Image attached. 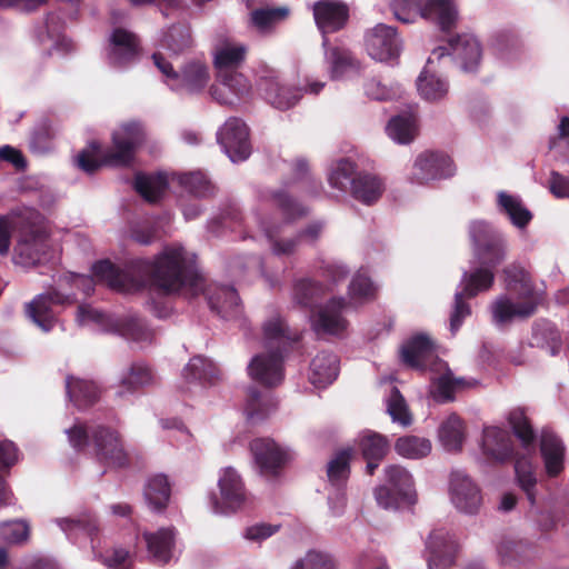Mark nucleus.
<instances>
[{
	"label": "nucleus",
	"mask_w": 569,
	"mask_h": 569,
	"mask_svg": "<svg viewBox=\"0 0 569 569\" xmlns=\"http://www.w3.org/2000/svg\"><path fill=\"white\" fill-rule=\"evenodd\" d=\"M423 3L422 0H390V8L398 21L413 23L417 21Z\"/></svg>",
	"instance_id": "obj_63"
},
{
	"label": "nucleus",
	"mask_w": 569,
	"mask_h": 569,
	"mask_svg": "<svg viewBox=\"0 0 569 569\" xmlns=\"http://www.w3.org/2000/svg\"><path fill=\"white\" fill-rule=\"evenodd\" d=\"M365 46L373 60L393 63L401 53L402 40L396 28L378 23L366 32Z\"/></svg>",
	"instance_id": "obj_12"
},
{
	"label": "nucleus",
	"mask_w": 569,
	"mask_h": 569,
	"mask_svg": "<svg viewBox=\"0 0 569 569\" xmlns=\"http://www.w3.org/2000/svg\"><path fill=\"white\" fill-rule=\"evenodd\" d=\"M530 552L531 547L525 540L503 538L497 546V553L502 563L525 561Z\"/></svg>",
	"instance_id": "obj_49"
},
{
	"label": "nucleus",
	"mask_w": 569,
	"mask_h": 569,
	"mask_svg": "<svg viewBox=\"0 0 569 569\" xmlns=\"http://www.w3.org/2000/svg\"><path fill=\"white\" fill-rule=\"evenodd\" d=\"M540 450L545 461L546 471L555 477L563 469L565 447L561 440L551 431H542Z\"/></svg>",
	"instance_id": "obj_33"
},
{
	"label": "nucleus",
	"mask_w": 569,
	"mask_h": 569,
	"mask_svg": "<svg viewBox=\"0 0 569 569\" xmlns=\"http://www.w3.org/2000/svg\"><path fill=\"white\" fill-rule=\"evenodd\" d=\"M66 389L69 399L79 409L92 406L100 397V390L96 382L73 376L66 378Z\"/></svg>",
	"instance_id": "obj_32"
},
{
	"label": "nucleus",
	"mask_w": 569,
	"mask_h": 569,
	"mask_svg": "<svg viewBox=\"0 0 569 569\" xmlns=\"http://www.w3.org/2000/svg\"><path fill=\"white\" fill-rule=\"evenodd\" d=\"M346 4L335 0H321L313 6V17L323 39L328 33L342 29L348 20Z\"/></svg>",
	"instance_id": "obj_22"
},
{
	"label": "nucleus",
	"mask_w": 569,
	"mask_h": 569,
	"mask_svg": "<svg viewBox=\"0 0 569 569\" xmlns=\"http://www.w3.org/2000/svg\"><path fill=\"white\" fill-rule=\"evenodd\" d=\"M347 308L348 303L342 297H333L326 303L319 305L310 316L312 329L318 335H343L349 325L343 316Z\"/></svg>",
	"instance_id": "obj_13"
},
{
	"label": "nucleus",
	"mask_w": 569,
	"mask_h": 569,
	"mask_svg": "<svg viewBox=\"0 0 569 569\" xmlns=\"http://www.w3.org/2000/svg\"><path fill=\"white\" fill-rule=\"evenodd\" d=\"M458 543L446 529L432 530L426 541L425 558L428 569H450L455 565Z\"/></svg>",
	"instance_id": "obj_16"
},
{
	"label": "nucleus",
	"mask_w": 569,
	"mask_h": 569,
	"mask_svg": "<svg viewBox=\"0 0 569 569\" xmlns=\"http://www.w3.org/2000/svg\"><path fill=\"white\" fill-rule=\"evenodd\" d=\"M191 46L190 31L184 26L171 27L162 37L160 41V50L166 60L167 56H178Z\"/></svg>",
	"instance_id": "obj_42"
},
{
	"label": "nucleus",
	"mask_w": 569,
	"mask_h": 569,
	"mask_svg": "<svg viewBox=\"0 0 569 569\" xmlns=\"http://www.w3.org/2000/svg\"><path fill=\"white\" fill-rule=\"evenodd\" d=\"M515 471L520 487L527 493L530 503L533 505V489L536 486V476L531 460L528 457L518 458L515 463Z\"/></svg>",
	"instance_id": "obj_60"
},
{
	"label": "nucleus",
	"mask_w": 569,
	"mask_h": 569,
	"mask_svg": "<svg viewBox=\"0 0 569 569\" xmlns=\"http://www.w3.org/2000/svg\"><path fill=\"white\" fill-rule=\"evenodd\" d=\"M218 367L208 358L197 356L190 359L182 370L187 383H213L219 379Z\"/></svg>",
	"instance_id": "obj_37"
},
{
	"label": "nucleus",
	"mask_w": 569,
	"mask_h": 569,
	"mask_svg": "<svg viewBox=\"0 0 569 569\" xmlns=\"http://www.w3.org/2000/svg\"><path fill=\"white\" fill-rule=\"evenodd\" d=\"M30 536V527L23 520H11L0 523V538L10 545L24 542Z\"/></svg>",
	"instance_id": "obj_62"
},
{
	"label": "nucleus",
	"mask_w": 569,
	"mask_h": 569,
	"mask_svg": "<svg viewBox=\"0 0 569 569\" xmlns=\"http://www.w3.org/2000/svg\"><path fill=\"white\" fill-rule=\"evenodd\" d=\"M449 496L456 509L467 515L477 513L482 502L478 486L460 470L450 475Z\"/></svg>",
	"instance_id": "obj_18"
},
{
	"label": "nucleus",
	"mask_w": 569,
	"mask_h": 569,
	"mask_svg": "<svg viewBox=\"0 0 569 569\" xmlns=\"http://www.w3.org/2000/svg\"><path fill=\"white\" fill-rule=\"evenodd\" d=\"M77 321L81 326H93L99 330L112 332L117 318L104 315L90 305H80L78 307Z\"/></svg>",
	"instance_id": "obj_52"
},
{
	"label": "nucleus",
	"mask_w": 569,
	"mask_h": 569,
	"mask_svg": "<svg viewBox=\"0 0 569 569\" xmlns=\"http://www.w3.org/2000/svg\"><path fill=\"white\" fill-rule=\"evenodd\" d=\"M432 449L431 441L418 436H403L395 443L396 452L407 459H421L427 457Z\"/></svg>",
	"instance_id": "obj_45"
},
{
	"label": "nucleus",
	"mask_w": 569,
	"mask_h": 569,
	"mask_svg": "<svg viewBox=\"0 0 569 569\" xmlns=\"http://www.w3.org/2000/svg\"><path fill=\"white\" fill-rule=\"evenodd\" d=\"M144 138V130L139 122L123 123L112 133L111 149L101 152L99 143L91 142L90 150H82L78 154L77 163L88 173L102 166L127 167L133 161L134 152Z\"/></svg>",
	"instance_id": "obj_4"
},
{
	"label": "nucleus",
	"mask_w": 569,
	"mask_h": 569,
	"mask_svg": "<svg viewBox=\"0 0 569 569\" xmlns=\"http://www.w3.org/2000/svg\"><path fill=\"white\" fill-rule=\"evenodd\" d=\"M38 267L49 263L56 266L60 261L61 248L59 232L48 221L38 220Z\"/></svg>",
	"instance_id": "obj_25"
},
{
	"label": "nucleus",
	"mask_w": 569,
	"mask_h": 569,
	"mask_svg": "<svg viewBox=\"0 0 569 569\" xmlns=\"http://www.w3.org/2000/svg\"><path fill=\"white\" fill-rule=\"evenodd\" d=\"M247 48L243 44L226 43L214 52V67L217 72L236 70L243 61Z\"/></svg>",
	"instance_id": "obj_47"
},
{
	"label": "nucleus",
	"mask_w": 569,
	"mask_h": 569,
	"mask_svg": "<svg viewBox=\"0 0 569 569\" xmlns=\"http://www.w3.org/2000/svg\"><path fill=\"white\" fill-rule=\"evenodd\" d=\"M352 197L365 203L372 204L383 193L385 186L380 178L370 173H358L350 188Z\"/></svg>",
	"instance_id": "obj_36"
},
{
	"label": "nucleus",
	"mask_w": 569,
	"mask_h": 569,
	"mask_svg": "<svg viewBox=\"0 0 569 569\" xmlns=\"http://www.w3.org/2000/svg\"><path fill=\"white\" fill-rule=\"evenodd\" d=\"M177 179L181 187L196 197H207L213 193L214 187L200 171L182 173Z\"/></svg>",
	"instance_id": "obj_57"
},
{
	"label": "nucleus",
	"mask_w": 569,
	"mask_h": 569,
	"mask_svg": "<svg viewBox=\"0 0 569 569\" xmlns=\"http://www.w3.org/2000/svg\"><path fill=\"white\" fill-rule=\"evenodd\" d=\"M16 233L13 262L23 268L36 266V210L21 208L0 217V256L8 253Z\"/></svg>",
	"instance_id": "obj_7"
},
{
	"label": "nucleus",
	"mask_w": 569,
	"mask_h": 569,
	"mask_svg": "<svg viewBox=\"0 0 569 569\" xmlns=\"http://www.w3.org/2000/svg\"><path fill=\"white\" fill-rule=\"evenodd\" d=\"M386 481L390 487L380 486L375 491L377 503L385 509L398 508L399 501H411L413 496V480L410 472L398 465H390L385 469Z\"/></svg>",
	"instance_id": "obj_11"
},
{
	"label": "nucleus",
	"mask_w": 569,
	"mask_h": 569,
	"mask_svg": "<svg viewBox=\"0 0 569 569\" xmlns=\"http://www.w3.org/2000/svg\"><path fill=\"white\" fill-rule=\"evenodd\" d=\"M325 284L311 279H300L293 288V299L306 308H318V302L326 296Z\"/></svg>",
	"instance_id": "obj_43"
},
{
	"label": "nucleus",
	"mask_w": 569,
	"mask_h": 569,
	"mask_svg": "<svg viewBox=\"0 0 569 569\" xmlns=\"http://www.w3.org/2000/svg\"><path fill=\"white\" fill-rule=\"evenodd\" d=\"M292 569H336V563L327 552L311 549L298 559L291 567Z\"/></svg>",
	"instance_id": "obj_61"
},
{
	"label": "nucleus",
	"mask_w": 569,
	"mask_h": 569,
	"mask_svg": "<svg viewBox=\"0 0 569 569\" xmlns=\"http://www.w3.org/2000/svg\"><path fill=\"white\" fill-rule=\"evenodd\" d=\"M482 451L495 461H505L511 457V437L499 427H486L482 436Z\"/></svg>",
	"instance_id": "obj_27"
},
{
	"label": "nucleus",
	"mask_w": 569,
	"mask_h": 569,
	"mask_svg": "<svg viewBox=\"0 0 569 569\" xmlns=\"http://www.w3.org/2000/svg\"><path fill=\"white\" fill-rule=\"evenodd\" d=\"M92 272L99 281L120 292L137 291L147 284L166 293L183 291L192 297L203 291L211 310L222 318H233L239 313L237 291L217 283L204 288L203 278L194 269V254L180 244L166 247L153 261H132L123 271L102 260L93 264Z\"/></svg>",
	"instance_id": "obj_1"
},
{
	"label": "nucleus",
	"mask_w": 569,
	"mask_h": 569,
	"mask_svg": "<svg viewBox=\"0 0 569 569\" xmlns=\"http://www.w3.org/2000/svg\"><path fill=\"white\" fill-rule=\"evenodd\" d=\"M470 239L473 244L475 256L483 267L473 272H463L461 284L463 289L455 295L453 311L450 317V331L455 335L462 325L465 318L470 316V306L465 302V297L471 298L481 291L488 290L495 280L493 268L503 261L507 252V243L501 233L489 223L475 220L469 227Z\"/></svg>",
	"instance_id": "obj_2"
},
{
	"label": "nucleus",
	"mask_w": 569,
	"mask_h": 569,
	"mask_svg": "<svg viewBox=\"0 0 569 569\" xmlns=\"http://www.w3.org/2000/svg\"><path fill=\"white\" fill-rule=\"evenodd\" d=\"M261 89L266 100L280 110L291 108L302 96V89L283 86L272 79L262 81Z\"/></svg>",
	"instance_id": "obj_34"
},
{
	"label": "nucleus",
	"mask_w": 569,
	"mask_h": 569,
	"mask_svg": "<svg viewBox=\"0 0 569 569\" xmlns=\"http://www.w3.org/2000/svg\"><path fill=\"white\" fill-rule=\"evenodd\" d=\"M359 447L366 460H381L388 451L389 443L380 433L367 430L359 436Z\"/></svg>",
	"instance_id": "obj_50"
},
{
	"label": "nucleus",
	"mask_w": 569,
	"mask_h": 569,
	"mask_svg": "<svg viewBox=\"0 0 569 569\" xmlns=\"http://www.w3.org/2000/svg\"><path fill=\"white\" fill-rule=\"evenodd\" d=\"M153 62L163 74L166 83L172 91L179 93L197 94L208 84L210 76L208 68L199 62L187 63L181 72L173 69L172 63L163 58L161 52L152 54Z\"/></svg>",
	"instance_id": "obj_9"
},
{
	"label": "nucleus",
	"mask_w": 569,
	"mask_h": 569,
	"mask_svg": "<svg viewBox=\"0 0 569 569\" xmlns=\"http://www.w3.org/2000/svg\"><path fill=\"white\" fill-rule=\"evenodd\" d=\"M351 457V450H343L339 452L328 463V479L331 486L340 488L348 479L349 476V460Z\"/></svg>",
	"instance_id": "obj_59"
},
{
	"label": "nucleus",
	"mask_w": 569,
	"mask_h": 569,
	"mask_svg": "<svg viewBox=\"0 0 569 569\" xmlns=\"http://www.w3.org/2000/svg\"><path fill=\"white\" fill-rule=\"evenodd\" d=\"M63 302V297L58 292H47L38 295V327L43 331H49L56 323L52 306Z\"/></svg>",
	"instance_id": "obj_53"
},
{
	"label": "nucleus",
	"mask_w": 569,
	"mask_h": 569,
	"mask_svg": "<svg viewBox=\"0 0 569 569\" xmlns=\"http://www.w3.org/2000/svg\"><path fill=\"white\" fill-rule=\"evenodd\" d=\"M503 273L507 289L516 292L518 299L515 301L509 296L501 295L491 303L492 320L498 326L531 317L541 302L540 295L535 291L532 280L523 268L509 266Z\"/></svg>",
	"instance_id": "obj_5"
},
{
	"label": "nucleus",
	"mask_w": 569,
	"mask_h": 569,
	"mask_svg": "<svg viewBox=\"0 0 569 569\" xmlns=\"http://www.w3.org/2000/svg\"><path fill=\"white\" fill-rule=\"evenodd\" d=\"M363 90L368 98L378 101L393 99L400 93L398 84H387L376 77L370 78L365 82Z\"/></svg>",
	"instance_id": "obj_64"
},
{
	"label": "nucleus",
	"mask_w": 569,
	"mask_h": 569,
	"mask_svg": "<svg viewBox=\"0 0 569 569\" xmlns=\"http://www.w3.org/2000/svg\"><path fill=\"white\" fill-rule=\"evenodd\" d=\"M445 56L446 49L436 48L417 79L418 92L427 101H439L448 93V82L437 73L435 68L436 63L441 62Z\"/></svg>",
	"instance_id": "obj_21"
},
{
	"label": "nucleus",
	"mask_w": 569,
	"mask_h": 569,
	"mask_svg": "<svg viewBox=\"0 0 569 569\" xmlns=\"http://www.w3.org/2000/svg\"><path fill=\"white\" fill-rule=\"evenodd\" d=\"M251 84L237 70L217 72V81L210 88L211 97L220 104L233 106L250 93Z\"/></svg>",
	"instance_id": "obj_20"
},
{
	"label": "nucleus",
	"mask_w": 569,
	"mask_h": 569,
	"mask_svg": "<svg viewBox=\"0 0 569 569\" xmlns=\"http://www.w3.org/2000/svg\"><path fill=\"white\" fill-rule=\"evenodd\" d=\"M533 346L547 348L551 356H556L560 349V338L558 331L550 323H538L533 328Z\"/></svg>",
	"instance_id": "obj_58"
},
{
	"label": "nucleus",
	"mask_w": 569,
	"mask_h": 569,
	"mask_svg": "<svg viewBox=\"0 0 569 569\" xmlns=\"http://www.w3.org/2000/svg\"><path fill=\"white\" fill-rule=\"evenodd\" d=\"M263 197L272 200L288 220L303 217L308 212L307 207L293 200L284 189L270 190Z\"/></svg>",
	"instance_id": "obj_54"
},
{
	"label": "nucleus",
	"mask_w": 569,
	"mask_h": 569,
	"mask_svg": "<svg viewBox=\"0 0 569 569\" xmlns=\"http://www.w3.org/2000/svg\"><path fill=\"white\" fill-rule=\"evenodd\" d=\"M338 357L331 352H320L310 365V382L317 388H325L338 377Z\"/></svg>",
	"instance_id": "obj_31"
},
{
	"label": "nucleus",
	"mask_w": 569,
	"mask_h": 569,
	"mask_svg": "<svg viewBox=\"0 0 569 569\" xmlns=\"http://www.w3.org/2000/svg\"><path fill=\"white\" fill-rule=\"evenodd\" d=\"M288 7H261L249 13L248 26L261 36L271 34L289 17Z\"/></svg>",
	"instance_id": "obj_29"
},
{
	"label": "nucleus",
	"mask_w": 569,
	"mask_h": 569,
	"mask_svg": "<svg viewBox=\"0 0 569 569\" xmlns=\"http://www.w3.org/2000/svg\"><path fill=\"white\" fill-rule=\"evenodd\" d=\"M386 132L391 140L399 144L412 142L418 133L416 116L405 113L392 117L386 127Z\"/></svg>",
	"instance_id": "obj_38"
},
{
	"label": "nucleus",
	"mask_w": 569,
	"mask_h": 569,
	"mask_svg": "<svg viewBox=\"0 0 569 569\" xmlns=\"http://www.w3.org/2000/svg\"><path fill=\"white\" fill-rule=\"evenodd\" d=\"M497 200L499 210L509 217L512 224L523 228L530 222L532 214L519 197L499 191Z\"/></svg>",
	"instance_id": "obj_41"
},
{
	"label": "nucleus",
	"mask_w": 569,
	"mask_h": 569,
	"mask_svg": "<svg viewBox=\"0 0 569 569\" xmlns=\"http://www.w3.org/2000/svg\"><path fill=\"white\" fill-rule=\"evenodd\" d=\"M443 62H455L465 72L477 70L482 50L478 39L471 34H460L448 42Z\"/></svg>",
	"instance_id": "obj_19"
},
{
	"label": "nucleus",
	"mask_w": 569,
	"mask_h": 569,
	"mask_svg": "<svg viewBox=\"0 0 569 569\" xmlns=\"http://www.w3.org/2000/svg\"><path fill=\"white\" fill-rule=\"evenodd\" d=\"M438 438L445 450L449 452L460 451L466 440V426L462 419L456 413H451L441 422Z\"/></svg>",
	"instance_id": "obj_35"
},
{
	"label": "nucleus",
	"mask_w": 569,
	"mask_h": 569,
	"mask_svg": "<svg viewBox=\"0 0 569 569\" xmlns=\"http://www.w3.org/2000/svg\"><path fill=\"white\" fill-rule=\"evenodd\" d=\"M418 18L437 23L441 30H450L458 19V10L452 0H426Z\"/></svg>",
	"instance_id": "obj_28"
},
{
	"label": "nucleus",
	"mask_w": 569,
	"mask_h": 569,
	"mask_svg": "<svg viewBox=\"0 0 569 569\" xmlns=\"http://www.w3.org/2000/svg\"><path fill=\"white\" fill-rule=\"evenodd\" d=\"M508 421L523 448L528 452L535 451V433L526 417L525 410L522 408L512 409L509 412Z\"/></svg>",
	"instance_id": "obj_48"
},
{
	"label": "nucleus",
	"mask_w": 569,
	"mask_h": 569,
	"mask_svg": "<svg viewBox=\"0 0 569 569\" xmlns=\"http://www.w3.org/2000/svg\"><path fill=\"white\" fill-rule=\"evenodd\" d=\"M250 450L260 473L264 477L277 476L279 470L292 459V452L288 448L268 438L252 440Z\"/></svg>",
	"instance_id": "obj_15"
},
{
	"label": "nucleus",
	"mask_w": 569,
	"mask_h": 569,
	"mask_svg": "<svg viewBox=\"0 0 569 569\" xmlns=\"http://www.w3.org/2000/svg\"><path fill=\"white\" fill-rule=\"evenodd\" d=\"M138 54V41L133 33L124 29H114L110 37L108 60L114 67L131 63Z\"/></svg>",
	"instance_id": "obj_23"
},
{
	"label": "nucleus",
	"mask_w": 569,
	"mask_h": 569,
	"mask_svg": "<svg viewBox=\"0 0 569 569\" xmlns=\"http://www.w3.org/2000/svg\"><path fill=\"white\" fill-rule=\"evenodd\" d=\"M69 443L77 450L84 449L91 441L94 445L99 460L109 467L122 468L128 465V453L117 431L97 426H88L76 422L71 428L66 429Z\"/></svg>",
	"instance_id": "obj_8"
},
{
	"label": "nucleus",
	"mask_w": 569,
	"mask_h": 569,
	"mask_svg": "<svg viewBox=\"0 0 569 569\" xmlns=\"http://www.w3.org/2000/svg\"><path fill=\"white\" fill-rule=\"evenodd\" d=\"M356 166L348 159H339L328 170V182L331 188L346 192L356 179Z\"/></svg>",
	"instance_id": "obj_44"
},
{
	"label": "nucleus",
	"mask_w": 569,
	"mask_h": 569,
	"mask_svg": "<svg viewBox=\"0 0 569 569\" xmlns=\"http://www.w3.org/2000/svg\"><path fill=\"white\" fill-rule=\"evenodd\" d=\"M377 288L368 276L362 272L356 273L348 287L350 302L363 303L373 299Z\"/></svg>",
	"instance_id": "obj_56"
},
{
	"label": "nucleus",
	"mask_w": 569,
	"mask_h": 569,
	"mask_svg": "<svg viewBox=\"0 0 569 569\" xmlns=\"http://www.w3.org/2000/svg\"><path fill=\"white\" fill-rule=\"evenodd\" d=\"M144 498L150 507L156 510L164 508L170 498V485L164 475H156L146 483Z\"/></svg>",
	"instance_id": "obj_46"
},
{
	"label": "nucleus",
	"mask_w": 569,
	"mask_h": 569,
	"mask_svg": "<svg viewBox=\"0 0 569 569\" xmlns=\"http://www.w3.org/2000/svg\"><path fill=\"white\" fill-rule=\"evenodd\" d=\"M136 191L148 202L158 201L168 188V179L163 173H137L134 178Z\"/></svg>",
	"instance_id": "obj_40"
},
{
	"label": "nucleus",
	"mask_w": 569,
	"mask_h": 569,
	"mask_svg": "<svg viewBox=\"0 0 569 569\" xmlns=\"http://www.w3.org/2000/svg\"><path fill=\"white\" fill-rule=\"evenodd\" d=\"M57 522L69 539L76 538L78 533H84L91 538L98 530L96 520L90 515L78 518H62L58 519Z\"/></svg>",
	"instance_id": "obj_55"
},
{
	"label": "nucleus",
	"mask_w": 569,
	"mask_h": 569,
	"mask_svg": "<svg viewBox=\"0 0 569 569\" xmlns=\"http://www.w3.org/2000/svg\"><path fill=\"white\" fill-rule=\"evenodd\" d=\"M219 493L210 496V506L214 513L231 515L241 510L248 500L242 477L233 467H224L218 473Z\"/></svg>",
	"instance_id": "obj_10"
},
{
	"label": "nucleus",
	"mask_w": 569,
	"mask_h": 569,
	"mask_svg": "<svg viewBox=\"0 0 569 569\" xmlns=\"http://www.w3.org/2000/svg\"><path fill=\"white\" fill-rule=\"evenodd\" d=\"M325 60L332 79H341L359 70V63L345 48L330 46L328 38L322 39Z\"/></svg>",
	"instance_id": "obj_24"
},
{
	"label": "nucleus",
	"mask_w": 569,
	"mask_h": 569,
	"mask_svg": "<svg viewBox=\"0 0 569 569\" xmlns=\"http://www.w3.org/2000/svg\"><path fill=\"white\" fill-rule=\"evenodd\" d=\"M257 222L259 223V228L267 238L270 250L273 254L290 256L296 252L300 244L297 236L291 238H282L280 224L270 226L264 221H261L259 217H257Z\"/></svg>",
	"instance_id": "obj_39"
},
{
	"label": "nucleus",
	"mask_w": 569,
	"mask_h": 569,
	"mask_svg": "<svg viewBox=\"0 0 569 569\" xmlns=\"http://www.w3.org/2000/svg\"><path fill=\"white\" fill-rule=\"evenodd\" d=\"M218 142L232 162L243 161L251 153L248 128L238 118L224 122L218 131Z\"/></svg>",
	"instance_id": "obj_17"
},
{
	"label": "nucleus",
	"mask_w": 569,
	"mask_h": 569,
	"mask_svg": "<svg viewBox=\"0 0 569 569\" xmlns=\"http://www.w3.org/2000/svg\"><path fill=\"white\" fill-rule=\"evenodd\" d=\"M453 172L452 161L447 154L425 151L415 159L409 179L413 183L426 184L437 179L449 178Z\"/></svg>",
	"instance_id": "obj_14"
},
{
	"label": "nucleus",
	"mask_w": 569,
	"mask_h": 569,
	"mask_svg": "<svg viewBox=\"0 0 569 569\" xmlns=\"http://www.w3.org/2000/svg\"><path fill=\"white\" fill-rule=\"evenodd\" d=\"M122 337L137 341V342H150L152 339V332L147 326L137 318L120 319L117 318V322L113 325V331Z\"/></svg>",
	"instance_id": "obj_51"
},
{
	"label": "nucleus",
	"mask_w": 569,
	"mask_h": 569,
	"mask_svg": "<svg viewBox=\"0 0 569 569\" xmlns=\"http://www.w3.org/2000/svg\"><path fill=\"white\" fill-rule=\"evenodd\" d=\"M147 549L157 563H168L173 557L174 530L172 528H161L156 532H144Z\"/></svg>",
	"instance_id": "obj_30"
},
{
	"label": "nucleus",
	"mask_w": 569,
	"mask_h": 569,
	"mask_svg": "<svg viewBox=\"0 0 569 569\" xmlns=\"http://www.w3.org/2000/svg\"><path fill=\"white\" fill-rule=\"evenodd\" d=\"M295 339L288 335L282 318L279 315L271 316L263 323V343L270 352L252 358L248 366L250 377L268 387L278 386L283 379L282 350L288 340Z\"/></svg>",
	"instance_id": "obj_6"
},
{
	"label": "nucleus",
	"mask_w": 569,
	"mask_h": 569,
	"mask_svg": "<svg viewBox=\"0 0 569 569\" xmlns=\"http://www.w3.org/2000/svg\"><path fill=\"white\" fill-rule=\"evenodd\" d=\"M402 361L415 369H429L433 376V397L445 402L453 399L455 391L469 383L462 378H455L448 365L435 355L433 343L426 335H417L408 340L401 349Z\"/></svg>",
	"instance_id": "obj_3"
},
{
	"label": "nucleus",
	"mask_w": 569,
	"mask_h": 569,
	"mask_svg": "<svg viewBox=\"0 0 569 569\" xmlns=\"http://www.w3.org/2000/svg\"><path fill=\"white\" fill-rule=\"evenodd\" d=\"M154 380V373L146 363H132L121 373L116 397L123 398L136 392L139 388L152 385Z\"/></svg>",
	"instance_id": "obj_26"
}]
</instances>
